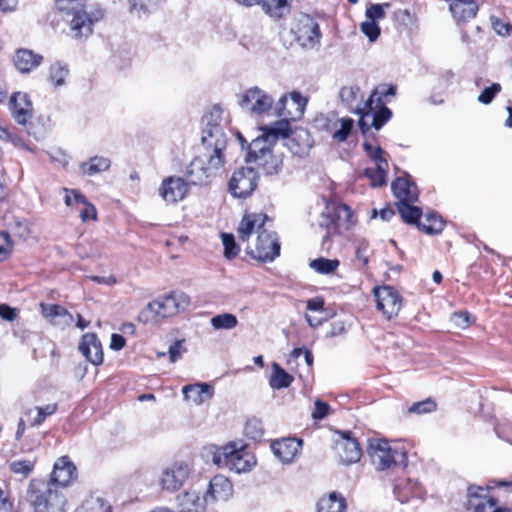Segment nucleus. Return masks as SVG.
<instances>
[{
  "label": "nucleus",
  "mask_w": 512,
  "mask_h": 512,
  "mask_svg": "<svg viewBox=\"0 0 512 512\" xmlns=\"http://www.w3.org/2000/svg\"><path fill=\"white\" fill-rule=\"evenodd\" d=\"M394 94L395 88L386 86L379 87L372 92L365 102V111L358 121L363 134H366L371 127L380 130L391 118L392 112L389 108L383 106V98Z\"/></svg>",
  "instance_id": "20e7f679"
},
{
  "label": "nucleus",
  "mask_w": 512,
  "mask_h": 512,
  "mask_svg": "<svg viewBox=\"0 0 512 512\" xmlns=\"http://www.w3.org/2000/svg\"><path fill=\"white\" fill-rule=\"evenodd\" d=\"M109 166V162H98L97 164H94L93 162H82L79 172L84 175L92 176L101 171L108 170Z\"/></svg>",
  "instance_id": "603ef678"
},
{
  "label": "nucleus",
  "mask_w": 512,
  "mask_h": 512,
  "mask_svg": "<svg viewBox=\"0 0 512 512\" xmlns=\"http://www.w3.org/2000/svg\"><path fill=\"white\" fill-rule=\"evenodd\" d=\"M35 467V460L22 459L10 463V470L15 474L27 477Z\"/></svg>",
  "instance_id": "de8ad7c7"
},
{
  "label": "nucleus",
  "mask_w": 512,
  "mask_h": 512,
  "mask_svg": "<svg viewBox=\"0 0 512 512\" xmlns=\"http://www.w3.org/2000/svg\"><path fill=\"white\" fill-rule=\"evenodd\" d=\"M281 245L277 233L269 228L261 230L255 242L247 246V252L261 262H272L280 255Z\"/></svg>",
  "instance_id": "9d476101"
},
{
  "label": "nucleus",
  "mask_w": 512,
  "mask_h": 512,
  "mask_svg": "<svg viewBox=\"0 0 512 512\" xmlns=\"http://www.w3.org/2000/svg\"><path fill=\"white\" fill-rule=\"evenodd\" d=\"M210 324L215 330H231L238 325V319L232 313H222L213 316Z\"/></svg>",
  "instance_id": "79ce46f5"
},
{
  "label": "nucleus",
  "mask_w": 512,
  "mask_h": 512,
  "mask_svg": "<svg viewBox=\"0 0 512 512\" xmlns=\"http://www.w3.org/2000/svg\"><path fill=\"white\" fill-rule=\"evenodd\" d=\"M339 266L337 259H326L323 257L314 259L310 262V267L320 274H331Z\"/></svg>",
  "instance_id": "37998d69"
},
{
  "label": "nucleus",
  "mask_w": 512,
  "mask_h": 512,
  "mask_svg": "<svg viewBox=\"0 0 512 512\" xmlns=\"http://www.w3.org/2000/svg\"><path fill=\"white\" fill-rule=\"evenodd\" d=\"M158 193L167 204H175L186 197L188 184L181 177L169 176L161 182Z\"/></svg>",
  "instance_id": "f3484780"
},
{
  "label": "nucleus",
  "mask_w": 512,
  "mask_h": 512,
  "mask_svg": "<svg viewBox=\"0 0 512 512\" xmlns=\"http://www.w3.org/2000/svg\"><path fill=\"white\" fill-rule=\"evenodd\" d=\"M233 494V485L230 480L223 475L214 476L210 482L205 495L208 503L217 501H227Z\"/></svg>",
  "instance_id": "4be33fe9"
},
{
  "label": "nucleus",
  "mask_w": 512,
  "mask_h": 512,
  "mask_svg": "<svg viewBox=\"0 0 512 512\" xmlns=\"http://www.w3.org/2000/svg\"><path fill=\"white\" fill-rule=\"evenodd\" d=\"M207 457L218 468H227L235 473H246L256 465L255 456L250 453L245 445L238 442H230L225 446H209Z\"/></svg>",
  "instance_id": "7ed1b4c3"
},
{
  "label": "nucleus",
  "mask_w": 512,
  "mask_h": 512,
  "mask_svg": "<svg viewBox=\"0 0 512 512\" xmlns=\"http://www.w3.org/2000/svg\"><path fill=\"white\" fill-rule=\"evenodd\" d=\"M176 503L179 512H205L209 504L205 493L201 494L192 488L179 494Z\"/></svg>",
  "instance_id": "412c9836"
},
{
  "label": "nucleus",
  "mask_w": 512,
  "mask_h": 512,
  "mask_svg": "<svg viewBox=\"0 0 512 512\" xmlns=\"http://www.w3.org/2000/svg\"><path fill=\"white\" fill-rule=\"evenodd\" d=\"M318 512H346V499L337 492H332L328 496L320 498L317 504Z\"/></svg>",
  "instance_id": "473e14b6"
},
{
  "label": "nucleus",
  "mask_w": 512,
  "mask_h": 512,
  "mask_svg": "<svg viewBox=\"0 0 512 512\" xmlns=\"http://www.w3.org/2000/svg\"><path fill=\"white\" fill-rule=\"evenodd\" d=\"M269 217L264 213H246L241 219L237 233L242 242H248L252 235H258L261 230H266Z\"/></svg>",
  "instance_id": "a211bd4d"
},
{
  "label": "nucleus",
  "mask_w": 512,
  "mask_h": 512,
  "mask_svg": "<svg viewBox=\"0 0 512 512\" xmlns=\"http://www.w3.org/2000/svg\"><path fill=\"white\" fill-rule=\"evenodd\" d=\"M319 226L326 229L325 238L332 235L342 234L350 229L354 223L353 214L349 206L345 204H326L321 212Z\"/></svg>",
  "instance_id": "423d86ee"
},
{
  "label": "nucleus",
  "mask_w": 512,
  "mask_h": 512,
  "mask_svg": "<svg viewBox=\"0 0 512 512\" xmlns=\"http://www.w3.org/2000/svg\"><path fill=\"white\" fill-rule=\"evenodd\" d=\"M294 378L287 373L279 364H272V373L269 379V384L272 389H282L289 387Z\"/></svg>",
  "instance_id": "e433bc0d"
},
{
  "label": "nucleus",
  "mask_w": 512,
  "mask_h": 512,
  "mask_svg": "<svg viewBox=\"0 0 512 512\" xmlns=\"http://www.w3.org/2000/svg\"><path fill=\"white\" fill-rule=\"evenodd\" d=\"M80 217L83 221L95 220L97 218L95 206L90 202L85 203L83 210L80 212Z\"/></svg>",
  "instance_id": "0e129e2a"
},
{
  "label": "nucleus",
  "mask_w": 512,
  "mask_h": 512,
  "mask_svg": "<svg viewBox=\"0 0 512 512\" xmlns=\"http://www.w3.org/2000/svg\"><path fill=\"white\" fill-rule=\"evenodd\" d=\"M75 512H113V509L105 499L98 496H90L75 509Z\"/></svg>",
  "instance_id": "c9c22d12"
},
{
  "label": "nucleus",
  "mask_w": 512,
  "mask_h": 512,
  "mask_svg": "<svg viewBox=\"0 0 512 512\" xmlns=\"http://www.w3.org/2000/svg\"><path fill=\"white\" fill-rule=\"evenodd\" d=\"M13 243L6 232L0 233V262L4 261L11 254Z\"/></svg>",
  "instance_id": "4d7b16f0"
},
{
  "label": "nucleus",
  "mask_w": 512,
  "mask_h": 512,
  "mask_svg": "<svg viewBox=\"0 0 512 512\" xmlns=\"http://www.w3.org/2000/svg\"><path fill=\"white\" fill-rule=\"evenodd\" d=\"M43 60L39 54H35L31 50L20 49L14 56L15 67L22 73H29L37 68Z\"/></svg>",
  "instance_id": "2f4dec72"
},
{
  "label": "nucleus",
  "mask_w": 512,
  "mask_h": 512,
  "mask_svg": "<svg viewBox=\"0 0 512 512\" xmlns=\"http://www.w3.org/2000/svg\"><path fill=\"white\" fill-rule=\"evenodd\" d=\"M288 136L289 134L286 137H281V140L279 139L280 137H277V141L282 143L284 147L278 152H273V154H276L277 157L268 155L266 158H271L274 160L286 158L288 156L284 153V150L289 151L292 156L299 158H304L309 155L312 144L310 140V134L307 130L300 129L294 133L293 137L289 138Z\"/></svg>",
  "instance_id": "f8f14e48"
},
{
  "label": "nucleus",
  "mask_w": 512,
  "mask_h": 512,
  "mask_svg": "<svg viewBox=\"0 0 512 512\" xmlns=\"http://www.w3.org/2000/svg\"><path fill=\"white\" fill-rule=\"evenodd\" d=\"M245 433L253 440L260 438L263 435L261 422L257 419L248 420L245 425Z\"/></svg>",
  "instance_id": "6e6d98bb"
},
{
  "label": "nucleus",
  "mask_w": 512,
  "mask_h": 512,
  "mask_svg": "<svg viewBox=\"0 0 512 512\" xmlns=\"http://www.w3.org/2000/svg\"><path fill=\"white\" fill-rule=\"evenodd\" d=\"M484 488L477 485H471L467 490V508L474 510L477 503H483L484 500L491 498L490 496L484 495Z\"/></svg>",
  "instance_id": "c03bdc74"
},
{
  "label": "nucleus",
  "mask_w": 512,
  "mask_h": 512,
  "mask_svg": "<svg viewBox=\"0 0 512 512\" xmlns=\"http://www.w3.org/2000/svg\"><path fill=\"white\" fill-rule=\"evenodd\" d=\"M212 162H189L185 172L187 180L193 185H203L214 176L218 166H212Z\"/></svg>",
  "instance_id": "393cba45"
},
{
  "label": "nucleus",
  "mask_w": 512,
  "mask_h": 512,
  "mask_svg": "<svg viewBox=\"0 0 512 512\" xmlns=\"http://www.w3.org/2000/svg\"><path fill=\"white\" fill-rule=\"evenodd\" d=\"M258 5L268 16L275 19L287 15L291 8L289 0H261Z\"/></svg>",
  "instance_id": "72a5a7b5"
},
{
  "label": "nucleus",
  "mask_w": 512,
  "mask_h": 512,
  "mask_svg": "<svg viewBox=\"0 0 512 512\" xmlns=\"http://www.w3.org/2000/svg\"><path fill=\"white\" fill-rule=\"evenodd\" d=\"M308 101V97L297 90L283 94L274 104V113L280 120L264 127L262 136L252 140L246 160L266 159L268 155L277 157L273 152L280 151L284 145L276 138L286 137L291 132L290 123L302 119Z\"/></svg>",
  "instance_id": "f257e3e1"
},
{
  "label": "nucleus",
  "mask_w": 512,
  "mask_h": 512,
  "mask_svg": "<svg viewBox=\"0 0 512 512\" xmlns=\"http://www.w3.org/2000/svg\"><path fill=\"white\" fill-rule=\"evenodd\" d=\"M501 91L499 83H493L491 86L486 87L478 96V101L482 104H490L495 96Z\"/></svg>",
  "instance_id": "5fc2aeb1"
},
{
  "label": "nucleus",
  "mask_w": 512,
  "mask_h": 512,
  "mask_svg": "<svg viewBox=\"0 0 512 512\" xmlns=\"http://www.w3.org/2000/svg\"><path fill=\"white\" fill-rule=\"evenodd\" d=\"M388 7V4H374L366 9L365 16L367 19L378 22L385 18L384 8Z\"/></svg>",
  "instance_id": "13d9d810"
},
{
  "label": "nucleus",
  "mask_w": 512,
  "mask_h": 512,
  "mask_svg": "<svg viewBox=\"0 0 512 512\" xmlns=\"http://www.w3.org/2000/svg\"><path fill=\"white\" fill-rule=\"evenodd\" d=\"M353 127L352 119H342L341 127L333 134V138L338 141H345Z\"/></svg>",
  "instance_id": "052dcab7"
},
{
  "label": "nucleus",
  "mask_w": 512,
  "mask_h": 512,
  "mask_svg": "<svg viewBox=\"0 0 512 512\" xmlns=\"http://www.w3.org/2000/svg\"><path fill=\"white\" fill-rule=\"evenodd\" d=\"M42 315L53 325L66 327L73 322V316L61 305L40 304Z\"/></svg>",
  "instance_id": "bb28decb"
},
{
  "label": "nucleus",
  "mask_w": 512,
  "mask_h": 512,
  "mask_svg": "<svg viewBox=\"0 0 512 512\" xmlns=\"http://www.w3.org/2000/svg\"><path fill=\"white\" fill-rule=\"evenodd\" d=\"M77 478V468L67 456L59 458L55 464L51 475L54 483L62 487L69 486Z\"/></svg>",
  "instance_id": "5701e85b"
},
{
  "label": "nucleus",
  "mask_w": 512,
  "mask_h": 512,
  "mask_svg": "<svg viewBox=\"0 0 512 512\" xmlns=\"http://www.w3.org/2000/svg\"><path fill=\"white\" fill-rule=\"evenodd\" d=\"M376 299V307L386 319L397 316L402 307V298L399 292L392 286L376 287L373 290Z\"/></svg>",
  "instance_id": "dca6fc26"
},
{
  "label": "nucleus",
  "mask_w": 512,
  "mask_h": 512,
  "mask_svg": "<svg viewBox=\"0 0 512 512\" xmlns=\"http://www.w3.org/2000/svg\"><path fill=\"white\" fill-rule=\"evenodd\" d=\"M183 341H176L169 347V358L171 363H175L178 359L181 358L183 353Z\"/></svg>",
  "instance_id": "e2e57ef3"
},
{
  "label": "nucleus",
  "mask_w": 512,
  "mask_h": 512,
  "mask_svg": "<svg viewBox=\"0 0 512 512\" xmlns=\"http://www.w3.org/2000/svg\"><path fill=\"white\" fill-rule=\"evenodd\" d=\"M69 30L67 34L76 40H86L93 33V25L104 17V10L96 9L88 13L84 10H73L67 14Z\"/></svg>",
  "instance_id": "1a4fd4ad"
},
{
  "label": "nucleus",
  "mask_w": 512,
  "mask_h": 512,
  "mask_svg": "<svg viewBox=\"0 0 512 512\" xmlns=\"http://www.w3.org/2000/svg\"><path fill=\"white\" fill-rule=\"evenodd\" d=\"M201 146L207 160H223L227 156L226 120L219 105L212 106L202 117Z\"/></svg>",
  "instance_id": "f03ea898"
},
{
  "label": "nucleus",
  "mask_w": 512,
  "mask_h": 512,
  "mask_svg": "<svg viewBox=\"0 0 512 512\" xmlns=\"http://www.w3.org/2000/svg\"><path fill=\"white\" fill-rule=\"evenodd\" d=\"M68 74L69 69L66 64L54 63L49 70V81L54 87H61L66 83Z\"/></svg>",
  "instance_id": "a19ab883"
},
{
  "label": "nucleus",
  "mask_w": 512,
  "mask_h": 512,
  "mask_svg": "<svg viewBox=\"0 0 512 512\" xmlns=\"http://www.w3.org/2000/svg\"><path fill=\"white\" fill-rule=\"evenodd\" d=\"M182 393L185 400L201 405L212 398L213 388L206 383L189 384L182 388Z\"/></svg>",
  "instance_id": "cd10ccee"
},
{
  "label": "nucleus",
  "mask_w": 512,
  "mask_h": 512,
  "mask_svg": "<svg viewBox=\"0 0 512 512\" xmlns=\"http://www.w3.org/2000/svg\"><path fill=\"white\" fill-rule=\"evenodd\" d=\"M368 452L372 463L378 470L389 469L397 465H406V452L403 449L392 448L386 440H371Z\"/></svg>",
  "instance_id": "6e6552de"
},
{
  "label": "nucleus",
  "mask_w": 512,
  "mask_h": 512,
  "mask_svg": "<svg viewBox=\"0 0 512 512\" xmlns=\"http://www.w3.org/2000/svg\"><path fill=\"white\" fill-rule=\"evenodd\" d=\"M258 172L252 167L236 170L228 184V191L234 198H247L258 185Z\"/></svg>",
  "instance_id": "ddd939ff"
},
{
  "label": "nucleus",
  "mask_w": 512,
  "mask_h": 512,
  "mask_svg": "<svg viewBox=\"0 0 512 512\" xmlns=\"http://www.w3.org/2000/svg\"><path fill=\"white\" fill-rule=\"evenodd\" d=\"M392 190L398 202H416L418 200V189L416 185L407 178L398 177L392 183Z\"/></svg>",
  "instance_id": "c85d7f7f"
},
{
  "label": "nucleus",
  "mask_w": 512,
  "mask_h": 512,
  "mask_svg": "<svg viewBox=\"0 0 512 512\" xmlns=\"http://www.w3.org/2000/svg\"><path fill=\"white\" fill-rule=\"evenodd\" d=\"M449 9L457 21H468L476 16L478 5L474 0H447Z\"/></svg>",
  "instance_id": "c756f323"
},
{
  "label": "nucleus",
  "mask_w": 512,
  "mask_h": 512,
  "mask_svg": "<svg viewBox=\"0 0 512 512\" xmlns=\"http://www.w3.org/2000/svg\"><path fill=\"white\" fill-rule=\"evenodd\" d=\"M190 305V298L182 291H173L150 302L147 308L141 312L140 319L152 313L156 318H168L185 311Z\"/></svg>",
  "instance_id": "0eeeda50"
},
{
  "label": "nucleus",
  "mask_w": 512,
  "mask_h": 512,
  "mask_svg": "<svg viewBox=\"0 0 512 512\" xmlns=\"http://www.w3.org/2000/svg\"><path fill=\"white\" fill-rule=\"evenodd\" d=\"M335 451L339 461L343 464H352L360 460L362 450L358 441L348 432H341L335 443Z\"/></svg>",
  "instance_id": "6ab92c4d"
},
{
  "label": "nucleus",
  "mask_w": 512,
  "mask_h": 512,
  "mask_svg": "<svg viewBox=\"0 0 512 512\" xmlns=\"http://www.w3.org/2000/svg\"><path fill=\"white\" fill-rule=\"evenodd\" d=\"M329 411V404L320 399H317L314 402V410L312 411L311 416L314 420H321L329 414Z\"/></svg>",
  "instance_id": "bf43d9fd"
},
{
  "label": "nucleus",
  "mask_w": 512,
  "mask_h": 512,
  "mask_svg": "<svg viewBox=\"0 0 512 512\" xmlns=\"http://www.w3.org/2000/svg\"><path fill=\"white\" fill-rule=\"evenodd\" d=\"M302 354L304 355V359L307 366L311 367L313 364V355L311 351L304 348H295L291 352V357L294 359H298Z\"/></svg>",
  "instance_id": "338daca9"
},
{
  "label": "nucleus",
  "mask_w": 512,
  "mask_h": 512,
  "mask_svg": "<svg viewBox=\"0 0 512 512\" xmlns=\"http://www.w3.org/2000/svg\"><path fill=\"white\" fill-rule=\"evenodd\" d=\"M273 104L272 96L257 86L244 91L239 100L242 109L255 115H262L271 108L274 109Z\"/></svg>",
  "instance_id": "2eb2a0df"
},
{
  "label": "nucleus",
  "mask_w": 512,
  "mask_h": 512,
  "mask_svg": "<svg viewBox=\"0 0 512 512\" xmlns=\"http://www.w3.org/2000/svg\"><path fill=\"white\" fill-rule=\"evenodd\" d=\"M414 202H397V210L404 222L408 224H416L422 217V211L419 207L413 205Z\"/></svg>",
  "instance_id": "4c0bfd02"
},
{
  "label": "nucleus",
  "mask_w": 512,
  "mask_h": 512,
  "mask_svg": "<svg viewBox=\"0 0 512 512\" xmlns=\"http://www.w3.org/2000/svg\"><path fill=\"white\" fill-rule=\"evenodd\" d=\"M274 455L284 464L291 463L302 448V440L285 438L274 441L271 445Z\"/></svg>",
  "instance_id": "b1692460"
},
{
  "label": "nucleus",
  "mask_w": 512,
  "mask_h": 512,
  "mask_svg": "<svg viewBox=\"0 0 512 512\" xmlns=\"http://www.w3.org/2000/svg\"><path fill=\"white\" fill-rule=\"evenodd\" d=\"M56 403L48 404L44 407H36L34 410H28L26 415L29 417L32 426L40 425L48 416L53 415L57 411Z\"/></svg>",
  "instance_id": "ea45409f"
},
{
  "label": "nucleus",
  "mask_w": 512,
  "mask_h": 512,
  "mask_svg": "<svg viewBox=\"0 0 512 512\" xmlns=\"http://www.w3.org/2000/svg\"><path fill=\"white\" fill-rule=\"evenodd\" d=\"M416 484L408 481L405 486L402 484H397L394 488V492L401 503L407 502L410 497H414L418 495L416 490Z\"/></svg>",
  "instance_id": "a18cd8bd"
},
{
  "label": "nucleus",
  "mask_w": 512,
  "mask_h": 512,
  "mask_svg": "<svg viewBox=\"0 0 512 512\" xmlns=\"http://www.w3.org/2000/svg\"><path fill=\"white\" fill-rule=\"evenodd\" d=\"M9 107L18 124L25 125L33 116V105L26 93H13L9 100Z\"/></svg>",
  "instance_id": "aec40b11"
},
{
  "label": "nucleus",
  "mask_w": 512,
  "mask_h": 512,
  "mask_svg": "<svg viewBox=\"0 0 512 512\" xmlns=\"http://www.w3.org/2000/svg\"><path fill=\"white\" fill-rule=\"evenodd\" d=\"M192 471V466L188 462H173L163 469L160 485L163 489L174 492L186 483Z\"/></svg>",
  "instance_id": "4468645a"
},
{
  "label": "nucleus",
  "mask_w": 512,
  "mask_h": 512,
  "mask_svg": "<svg viewBox=\"0 0 512 512\" xmlns=\"http://www.w3.org/2000/svg\"><path fill=\"white\" fill-rule=\"evenodd\" d=\"M0 317L6 321L12 322L17 317V310L6 304H0Z\"/></svg>",
  "instance_id": "69168bd1"
},
{
  "label": "nucleus",
  "mask_w": 512,
  "mask_h": 512,
  "mask_svg": "<svg viewBox=\"0 0 512 512\" xmlns=\"http://www.w3.org/2000/svg\"><path fill=\"white\" fill-rule=\"evenodd\" d=\"M363 148L370 160H385V151L375 141L365 140Z\"/></svg>",
  "instance_id": "8fccbe9b"
},
{
  "label": "nucleus",
  "mask_w": 512,
  "mask_h": 512,
  "mask_svg": "<svg viewBox=\"0 0 512 512\" xmlns=\"http://www.w3.org/2000/svg\"><path fill=\"white\" fill-rule=\"evenodd\" d=\"M79 351L94 365L103 363L102 345L94 333H86L82 336Z\"/></svg>",
  "instance_id": "a878e982"
},
{
  "label": "nucleus",
  "mask_w": 512,
  "mask_h": 512,
  "mask_svg": "<svg viewBox=\"0 0 512 512\" xmlns=\"http://www.w3.org/2000/svg\"><path fill=\"white\" fill-rule=\"evenodd\" d=\"M221 239L224 246V256L227 259L235 258L238 255L240 249L235 241L234 236L229 233H222Z\"/></svg>",
  "instance_id": "49530a36"
},
{
  "label": "nucleus",
  "mask_w": 512,
  "mask_h": 512,
  "mask_svg": "<svg viewBox=\"0 0 512 512\" xmlns=\"http://www.w3.org/2000/svg\"><path fill=\"white\" fill-rule=\"evenodd\" d=\"M388 162H374L373 167L366 168L363 175L370 180L371 186L380 187L387 183Z\"/></svg>",
  "instance_id": "f704fd0d"
},
{
  "label": "nucleus",
  "mask_w": 512,
  "mask_h": 512,
  "mask_svg": "<svg viewBox=\"0 0 512 512\" xmlns=\"http://www.w3.org/2000/svg\"><path fill=\"white\" fill-rule=\"evenodd\" d=\"M473 512H511L508 508L500 507L498 500L494 497L484 500L483 503H477Z\"/></svg>",
  "instance_id": "09e8293b"
},
{
  "label": "nucleus",
  "mask_w": 512,
  "mask_h": 512,
  "mask_svg": "<svg viewBox=\"0 0 512 512\" xmlns=\"http://www.w3.org/2000/svg\"><path fill=\"white\" fill-rule=\"evenodd\" d=\"M341 101L353 110L356 114L362 117L365 111V103L361 105L362 94L360 88L357 86H344L339 92Z\"/></svg>",
  "instance_id": "7c9ffc66"
},
{
  "label": "nucleus",
  "mask_w": 512,
  "mask_h": 512,
  "mask_svg": "<svg viewBox=\"0 0 512 512\" xmlns=\"http://www.w3.org/2000/svg\"><path fill=\"white\" fill-rule=\"evenodd\" d=\"M452 321L456 327L464 329L470 324V315L464 311L455 312L452 315Z\"/></svg>",
  "instance_id": "680f3d73"
},
{
  "label": "nucleus",
  "mask_w": 512,
  "mask_h": 512,
  "mask_svg": "<svg viewBox=\"0 0 512 512\" xmlns=\"http://www.w3.org/2000/svg\"><path fill=\"white\" fill-rule=\"evenodd\" d=\"M436 409V403L431 399H426L417 403H414L409 407L408 412L414 414H426L431 413Z\"/></svg>",
  "instance_id": "864d4df0"
},
{
  "label": "nucleus",
  "mask_w": 512,
  "mask_h": 512,
  "mask_svg": "<svg viewBox=\"0 0 512 512\" xmlns=\"http://www.w3.org/2000/svg\"><path fill=\"white\" fill-rule=\"evenodd\" d=\"M360 29L371 42L376 41L380 35V27L378 22L369 20L367 18L361 23Z\"/></svg>",
  "instance_id": "3c124183"
},
{
  "label": "nucleus",
  "mask_w": 512,
  "mask_h": 512,
  "mask_svg": "<svg viewBox=\"0 0 512 512\" xmlns=\"http://www.w3.org/2000/svg\"><path fill=\"white\" fill-rule=\"evenodd\" d=\"M290 30L297 42L304 48H313L320 42L319 25L308 14L295 15Z\"/></svg>",
  "instance_id": "9b49d317"
},
{
  "label": "nucleus",
  "mask_w": 512,
  "mask_h": 512,
  "mask_svg": "<svg viewBox=\"0 0 512 512\" xmlns=\"http://www.w3.org/2000/svg\"><path fill=\"white\" fill-rule=\"evenodd\" d=\"M395 212L391 207H385L380 210L373 209L371 213V218L380 217L383 221H389L393 216Z\"/></svg>",
  "instance_id": "774afa93"
},
{
  "label": "nucleus",
  "mask_w": 512,
  "mask_h": 512,
  "mask_svg": "<svg viewBox=\"0 0 512 512\" xmlns=\"http://www.w3.org/2000/svg\"><path fill=\"white\" fill-rule=\"evenodd\" d=\"M25 498L35 512H66L65 498L46 488L41 482L32 480Z\"/></svg>",
  "instance_id": "39448f33"
},
{
  "label": "nucleus",
  "mask_w": 512,
  "mask_h": 512,
  "mask_svg": "<svg viewBox=\"0 0 512 512\" xmlns=\"http://www.w3.org/2000/svg\"><path fill=\"white\" fill-rule=\"evenodd\" d=\"M417 227L426 234H437L443 230L444 222L436 214H427L424 219L420 218Z\"/></svg>",
  "instance_id": "58836bf2"
}]
</instances>
